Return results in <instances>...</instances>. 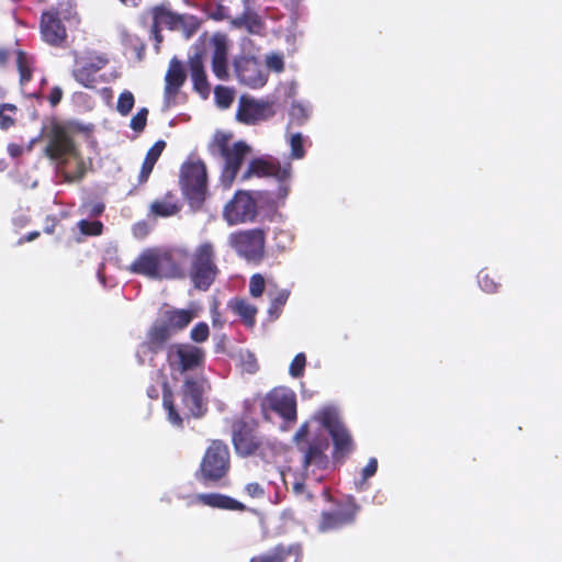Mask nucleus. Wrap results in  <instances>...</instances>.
Returning <instances> with one entry per match:
<instances>
[{
    "instance_id": "obj_21",
    "label": "nucleus",
    "mask_w": 562,
    "mask_h": 562,
    "mask_svg": "<svg viewBox=\"0 0 562 562\" xmlns=\"http://www.w3.org/2000/svg\"><path fill=\"white\" fill-rule=\"evenodd\" d=\"M189 67L194 90L203 98H206L210 94L211 88L206 80L202 56L200 54L192 56L189 60Z\"/></svg>"
},
{
    "instance_id": "obj_49",
    "label": "nucleus",
    "mask_w": 562,
    "mask_h": 562,
    "mask_svg": "<svg viewBox=\"0 0 562 562\" xmlns=\"http://www.w3.org/2000/svg\"><path fill=\"white\" fill-rule=\"evenodd\" d=\"M61 97H63V92L59 88H54L50 92V95H49V102L53 106H55L56 104L59 103V101L61 100Z\"/></svg>"
},
{
    "instance_id": "obj_10",
    "label": "nucleus",
    "mask_w": 562,
    "mask_h": 562,
    "mask_svg": "<svg viewBox=\"0 0 562 562\" xmlns=\"http://www.w3.org/2000/svg\"><path fill=\"white\" fill-rule=\"evenodd\" d=\"M221 153L224 158L221 184L229 189L237 178L240 166L250 155L251 148L244 142H237L231 146H222Z\"/></svg>"
},
{
    "instance_id": "obj_28",
    "label": "nucleus",
    "mask_w": 562,
    "mask_h": 562,
    "mask_svg": "<svg viewBox=\"0 0 562 562\" xmlns=\"http://www.w3.org/2000/svg\"><path fill=\"white\" fill-rule=\"evenodd\" d=\"M285 142L290 147L289 159L301 160L305 157L307 138L302 133H286Z\"/></svg>"
},
{
    "instance_id": "obj_44",
    "label": "nucleus",
    "mask_w": 562,
    "mask_h": 562,
    "mask_svg": "<svg viewBox=\"0 0 562 562\" xmlns=\"http://www.w3.org/2000/svg\"><path fill=\"white\" fill-rule=\"evenodd\" d=\"M80 231L85 235H99L102 232V223L101 222H89V221H80L78 224Z\"/></svg>"
},
{
    "instance_id": "obj_39",
    "label": "nucleus",
    "mask_w": 562,
    "mask_h": 562,
    "mask_svg": "<svg viewBox=\"0 0 562 562\" xmlns=\"http://www.w3.org/2000/svg\"><path fill=\"white\" fill-rule=\"evenodd\" d=\"M210 336V327L206 323L200 322L193 326L190 331V338L195 344H202L207 340Z\"/></svg>"
},
{
    "instance_id": "obj_56",
    "label": "nucleus",
    "mask_w": 562,
    "mask_h": 562,
    "mask_svg": "<svg viewBox=\"0 0 562 562\" xmlns=\"http://www.w3.org/2000/svg\"><path fill=\"white\" fill-rule=\"evenodd\" d=\"M120 1L125 4L132 3L133 5H135V0H120Z\"/></svg>"
},
{
    "instance_id": "obj_1",
    "label": "nucleus",
    "mask_w": 562,
    "mask_h": 562,
    "mask_svg": "<svg viewBox=\"0 0 562 562\" xmlns=\"http://www.w3.org/2000/svg\"><path fill=\"white\" fill-rule=\"evenodd\" d=\"M205 361L202 348L192 344H173L167 350V364L170 376L175 381H182L177 394H172L168 385L164 386L162 404L168 420L177 427L182 426L186 417H200L205 412L203 393L206 381L199 373Z\"/></svg>"
},
{
    "instance_id": "obj_47",
    "label": "nucleus",
    "mask_w": 562,
    "mask_h": 562,
    "mask_svg": "<svg viewBox=\"0 0 562 562\" xmlns=\"http://www.w3.org/2000/svg\"><path fill=\"white\" fill-rule=\"evenodd\" d=\"M245 491L252 498H261L265 495L263 487L259 483H248Z\"/></svg>"
},
{
    "instance_id": "obj_58",
    "label": "nucleus",
    "mask_w": 562,
    "mask_h": 562,
    "mask_svg": "<svg viewBox=\"0 0 562 562\" xmlns=\"http://www.w3.org/2000/svg\"><path fill=\"white\" fill-rule=\"evenodd\" d=\"M45 232H46L47 234H50V233H53V229H52V227H47V228L45 229Z\"/></svg>"
},
{
    "instance_id": "obj_42",
    "label": "nucleus",
    "mask_w": 562,
    "mask_h": 562,
    "mask_svg": "<svg viewBox=\"0 0 562 562\" xmlns=\"http://www.w3.org/2000/svg\"><path fill=\"white\" fill-rule=\"evenodd\" d=\"M305 366L306 357L303 352H300L291 362L289 372L293 378H299L303 374Z\"/></svg>"
},
{
    "instance_id": "obj_24",
    "label": "nucleus",
    "mask_w": 562,
    "mask_h": 562,
    "mask_svg": "<svg viewBox=\"0 0 562 562\" xmlns=\"http://www.w3.org/2000/svg\"><path fill=\"white\" fill-rule=\"evenodd\" d=\"M243 3L244 12L231 21L232 25L236 29H244L250 34H259L262 31L261 19L252 11L248 0H243Z\"/></svg>"
},
{
    "instance_id": "obj_36",
    "label": "nucleus",
    "mask_w": 562,
    "mask_h": 562,
    "mask_svg": "<svg viewBox=\"0 0 562 562\" xmlns=\"http://www.w3.org/2000/svg\"><path fill=\"white\" fill-rule=\"evenodd\" d=\"M134 103V94L131 91L126 90L120 94L116 104V110L121 115L126 116L132 111Z\"/></svg>"
},
{
    "instance_id": "obj_27",
    "label": "nucleus",
    "mask_w": 562,
    "mask_h": 562,
    "mask_svg": "<svg viewBox=\"0 0 562 562\" xmlns=\"http://www.w3.org/2000/svg\"><path fill=\"white\" fill-rule=\"evenodd\" d=\"M199 499L207 506L225 509H243L244 505L239 502L221 494H201Z\"/></svg>"
},
{
    "instance_id": "obj_52",
    "label": "nucleus",
    "mask_w": 562,
    "mask_h": 562,
    "mask_svg": "<svg viewBox=\"0 0 562 562\" xmlns=\"http://www.w3.org/2000/svg\"><path fill=\"white\" fill-rule=\"evenodd\" d=\"M40 236V233L38 232H32L30 233L27 236L24 237V240L25 241H33L34 239H36L37 237Z\"/></svg>"
},
{
    "instance_id": "obj_48",
    "label": "nucleus",
    "mask_w": 562,
    "mask_h": 562,
    "mask_svg": "<svg viewBox=\"0 0 562 562\" xmlns=\"http://www.w3.org/2000/svg\"><path fill=\"white\" fill-rule=\"evenodd\" d=\"M154 166H155L154 161L147 160L145 158V160L143 162V166H142L140 173H139V181L140 182H145L148 179L149 175L153 171Z\"/></svg>"
},
{
    "instance_id": "obj_55",
    "label": "nucleus",
    "mask_w": 562,
    "mask_h": 562,
    "mask_svg": "<svg viewBox=\"0 0 562 562\" xmlns=\"http://www.w3.org/2000/svg\"><path fill=\"white\" fill-rule=\"evenodd\" d=\"M213 325H214V326L221 325L220 318H217V317H215V316H214V317H213Z\"/></svg>"
},
{
    "instance_id": "obj_33",
    "label": "nucleus",
    "mask_w": 562,
    "mask_h": 562,
    "mask_svg": "<svg viewBox=\"0 0 562 562\" xmlns=\"http://www.w3.org/2000/svg\"><path fill=\"white\" fill-rule=\"evenodd\" d=\"M16 106L13 104H0V128L8 130L15 123Z\"/></svg>"
},
{
    "instance_id": "obj_16",
    "label": "nucleus",
    "mask_w": 562,
    "mask_h": 562,
    "mask_svg": "<svg viewBox=\"0 0 562 562\" xmlns=\"http://www.w3.org/2000/svg\"><path fill=\"white\" fill-rule=\"evenodd\" d=\"M41 34L43 40L52 46H63L67 38L66 27L63 25L59 13L47 11L43 13L41 21Z\"/></svg>"
},
{
    "instance_id": "obj_43",
    "label": "nucleus",
    "mask_w": 562,
    "mask_h": 562,
    "mask_svg": "<svg viewBox=\"0 0 562 562\" xmlns=\"http://www.w3.org/2000/svg\"><path fill=\"white\" fill-rule=\"evenodd\" d=\"M148 110L146 108H142L131 120L130 126L135 132H140L144 130L147 122Z\"/></svg>"
},
{
    "instance_id": "obj_15",
    "label": "nucleus",
    "mask_w": 562,
    "mask_h": 562,
    "mask_svg": "<svg viewBox=\"0 0 562 562\" xmlns=\"http://www.w3.org/2000/svg\"><path fill=\"white\" fill-rule=\"evenodd\" d=\"M235 70L239 82L251 89L261 88L267 82L268 76L255 58L244 57L236 60Z\"/></svg>"
},
{
    "instance_id": "obj_38",
    "label": "nucleus",
    "mask_w": 562,
    "mask_h": 562,
    "mask_svg": "<svg viewBox=\"0 0 562 562\" xmlns=\"http://www.w3.org/2000/svg\"><path fill=\"white\" fill-rule=\"evenodd\" d=\"M477 282L480 288L486 293H494L499 288V282L494 277L490 276L486 271H480L477 274Z\"/></svg>"
},
{
    "instance_id": "obj_6",
    "label": "nucleus",
    "mask_w": 562,
    "mask_h": 562,
    "mask_svg": "<svg viewBox=\"0 0 562 562\" xmlns=\"http://www.w3.org/2000/svg\"><path fill=\"white\" fill-rule=\"evenodd\" d=\"M229 467L231 459L227 446L220 440L212 441L201 461L202 479L207 482L220 481L227 474Z\"/></svg>"
},
{
    "instance_id": "obj_25",
    "label": "nucleus",
    "mask_w": 562,
    "mask_h": 562,
    "mask_svg": "<svg viewBox=\"0 0 562 562\" xmlns=\"http://www.w3.org/2000/svg\"><path fill=\"white\" fill-rule=\"evenodd\" d=\"M301 547L292 544L289 548H277L274 551L254 558L250 562H300Z\"/></svg>"
},
{
    "instance_id": "obj_13",
    "label": "nucleus",
    "mask_w": 562,
    "mask_h": 562,
    "mask_svg": "<svg viewBox=\"0 0 562 562\" xmlns=\"http://www.w3.org/2000/svg\"><path fill=\"white\" fill-rule=\"evenodd\" d=\"M75 56V68L72 75L75 79L87 88H92L95 83V75L108 63V59L95 53H88L85 56Z\"/></svg>"
},
{
    "instance_id": "obj_57",
    "label": "nucleus",
    "mask_w": 562,
    "mask_h": 562,
    "mask_svg": "<svg viewBox=\"0 0 562 562\" xmlns=\"http://www.w3.org/2000/svg\"><path fill=\"white\" fill-rule=\"evenodd\" d=\"M134 234L136 236H144L146 234V232L138 231V232H134Z\"/></svg>"
},
{
    "instance_id": "obj_32",
    "label": "nucleus",
    "mask_w": 562,
    "mask_h": 562,
    "mask_svg": "<svg viewBox=\"0 0 562 562\" xmlns=\"http://www.w3.org/2000/svg\"><path fill=\"white\" fill-rule=\"evenodd\" d=\"M179 211V206L170 199L156 201L151 204V212L159 216H171Z\"/></svg>"
},
{
    "instance_id": "obj_54",
    "label": "nucleus",
    "mask_w": 562,
    "mask_h": 562,
    "mask_svg": "<svg viewBox=\"0 0 562 562\" xmlns=\"http://www.w3.org/2000/svg\"><path fill=\"white\" fill-rule=\"evenodd\" d=\"M103 209H104V206L102 204H95L92 209V212L94 214H100V213H102Z\"/></svg>"
},
{
    "instance_id": "obj_46",
    "label": "nucleus",
    "mask_w": 562,
    "mask_h": 562,
    "mask_svg": "<svg viewBox=\"0 0 562 562\" xmlns=\"http://www.w3.org/2000/svg\"><path fill=\"white\" fill-rule=\"evenodd\" d=\"M165 146H166V144L162 140H158L157 143H155V145L148 150V153L146 155V159L154 161L156 164V161L158 160L159 156L161 155Z\"/></svg>"
},
{
    "instance_id": "obj_40",
    "label": "nucleus",
    "mask_w": 562,
    "mask_h": 562,
    "mask_svg": "<svg viewBox=\"0 0 562 562\" xmlns=\"http://www.w3.org/2000/svg\"><path fill=\"white\" fill-rule=\"evenodd\" d=\"M266 289L265 278L260 273L254 274L249 280V293L252 297H260Z\"/></svg>"
},
{
    "instance_id": "obj_3",
    "label": "nucleus",
    "mask_w": 562,
    "mask_h": 562,
    "mask_svg": "<svg viewBox=\"0 0 562 562\" xmlns=\"http://www.w3.org/2000/svg\"><path fill=\"white\" fill-rule=\"evenodd\" d=\"M46 155L56 162L57 172L66 182L80 180L86 166L80 158L71 137L60 127L53 131L47 146Z\"/></svg>"
},
{
    "instance_id": "obj_14",
    "label": "nucleus",
    "mask_w": 562,
    "mask_h": 562,
    "mask_svg": "<svg viewBox=\"0 0 562 562\" xmlns=\"http://www.w3.org/2000/svg\"><path fill=\"white\" fill-rule=\"evenodd\" d=\"M274 114L272 104L267 101H259L248 97H241L237 110V119L246 124H256L268 120Z\"/></svg>"
},
{
    "instance_id": "obj_31",
    "label": "nucleus",
    "mask_w": 562,
    "mask_h": 562,
    "mask_svg": "<svg viewBox=\"0 0 562 562\" xmlns=\"http://www.w3.org/2000/svg\"><path fill=\"white\" fill-rule=\"evenodd\" d=\"M378 471V460L371 458L368 464L361 470L360 477L355 480V487L358 492L367 490V481L375 475Z\"/></svg>"
},
{
    "instance_id": "obj_9",
    "label": "nucleus",
    "mask_w": 562,
    "mask_h": 562,
    "mask_svg": "<svg viewBox=\"0 0 562 562\" xmlns=\"http://www.w3.org/2000/svg\"><path fill=\"white\" fill-rule=\"evenodd\" d=\"M261 407L267 418L269 413H276L285 422L293 423L296 419V396L288 387L273 389L263 397Z\"/></svg>"
},
{
    "instance_id": "obj_41",
    "label": "nucleus",
    "mask_w": 562,
    "mask_h": 562,
    "mask_svg": "<svg viewBox=\"0 0 562 562\" xmlns=\"http://www.w3.org/2000/svg\"><path fill=\"white\" fill-rule=\"evenodd\" d=\"M266 66L269 70L274 72H281L284 69V59L281 54L270 53L265 59Z\"/></svg>"
},
{
    "instance_id": "obj_7",
    "label": "nucleus",
    "mask_w": 562,
    "mask_h": 562,
    "mask_svg": "<svg viewBox=\"0 0 562 562\" xmlns=\"http://www.w3.org/2000/svg\"><path fill=\"white\" fill-rule=\"evenodd\" d=\"M259 192L239 190L234 198L226 203L223 217L228 225L252 222L257 216V199Z\"/></svg>"
},
{
    "instance_id": "obj_11",
    "label": "nucleus",
    "mask_w": 562,
    "mask_h": 562,
    "mask_svg": "<svg viewBox=\"0 0 562 562\" xmlns=\"http://www.w3.org/2000/svg\"><path fill=\"white\" fill-rule=\"evenodd\" d=\"M181 184L184 194L194 202L203 200L206 190V169L202 161H189L181 169Z\"/></svg>"
},
{
    "instance_id": "obj_19",
    "label": "nucleus",
    "mask_w": 562,
    "mask_h": 562,
    "mask_svg": "<svg viewBox=\"0 0 562 562\" xmlns=\"http://www.w3.org/2000/svg\"><path fill=\"white\" fill-rule=\"evenodd\" d=\"M172 335L171 328L168 324L159 323L155 324L148 333V342H144L139 346L136 357L139 363H145L147 356L155 349L160 348Z\"/></svg>"
},
{
    "instance_id": "obj_2",
    "label": "nucleus",
    "mask_w": 562,
    "mask_h": 562,
    "mask_svg": "<svg viewBox=\"0 0 562 562\" xmlns=\"http://www.w3.org/2000/svg\"><path fill=\"white\" fill-rule=\"evenodd\" d=\"M327 434L334 442L333 459L335 461H342L353 451L352 437L342 423L338 408L334 405H325L318 408L294 436L303 453V467L307 474L310 471L325 470L329 467Z\"/></svg>"
},
{
    "instance_id": "obj_5",
    "label": "nucleus",
    "mask_w": 562,
    "mask_h": 562,
    "mask_svg": "<svg viewBox=\"0 0 562 562\" xmlns=\"http://www.w3.org/2000/svg\"><path fill=\"white\" fill-rule=\"evenodd\" d=\"M252 177H272L280 182L278 187V198L284 200L290 191L288 181L292 177V165L290 161L280 162L272 157H260L249 160L248 167L240 176L241 181L249 180Z\"/></svg>"
},
{
    "instance_id": "obj_8",
    "label": "nucleus",
    "mask_w": 562,
    "mask_h": 562,
    "mask_svg": "<svg viewBox=\"0 0 562 562\" xmlns=\"http://www.w3.org/2000/svg\"><path fill=\"white\" fill-rule=\"evenodd\" d=\"M213 257L214 248L211 243H203L194 250L191 278L195 288L206 290L214 281L217 268Z\"/></svg>"
},
{
    "instance_id": "obj_26",
    "label": "nucleus",
    "mask_w": 562,
    "mask_h": 562,
    "mask_svg": "<svg viewBox=\"0 0 562 562\" xmlns=\"http://www.w3.org/2000/svg\"><path fill=\"white\" fill-rule=\"evenodd\" d=\"M199 316L198 308L190 306L187 310H171L165 313L166 323L171 330H180L189 325V323Z\"/></svg>"
},
{
    "instance_id": "obj_20",
    "label": "nucleus",
    "mask_w": 562,
    "mask_h": 562,
    "mask_svg": "<svg viewBox=\"0 0 562 562\" xmlns=\"http://www.w3.org/2000/svg\"><path fill=\"white\" fill-rule=\"evenodd\" d=\"M153 34L156 41V50L158 52V44L162 41L160 31L162 29L172 30L177 27L180 18L164 8H156L153 13Z\"/></svg>"
},
{
    "instance_id": "obj_30",
    "label": "nucleus",
    "mask_w": 562,
    "mask_h": 562,
    "mask_svg": "<svg viewBox=\"0 0 562 562\" xmlns=\"http://www.w3.org/2000/svg\"><path fill=\"white\" fill-rule=\"evenodd\" d=\"M268 296L270 299V306L268 313L270 316L279 317L282 307L285 305L289 296L290 290L288 289H277L269 290Z\"/></svg>"
},
{
    "instance_id": "obj_50",
    "label": "nucleus",
    "mask_w": 562,
    "mask_h": 562,
    "mask_svg": "<svg viewBox=\"0 0 562 562\" xmlns=\"http://www.w3.org/2000/svg\"><path fill=\"white\" fill-rule=\"evenodd\" d=\"M8 153L11 157H18L22 153V147L16 144H10L8 146Z\"/></svg>"
},
{
    "instance_id": "obj_53",
    "label": "nucleus",
    "mask_w": 562,
    "mask_h": 562,
    "mask_svg": "<svg viewBox=\"0 0 562 562\" xmlns=\"http://www.w3.org/2000/svg\"><path fill=\"white\" fill-rule=\"evenodd\" d=\"M215 339L218 340V342L216 345V351L220 352V351H222V342L224 341L225 336L224 335L215 336Z\"/></svg>"
},
{
    "instance_id": "obj_37",
    "label": "nucleus",
    "mask_w": 562,
    "mask_h": 562,
    "mask_svg": "<svg viewBox=\"0 0 562 562\" xmlns=\"http://www.w3.org/2000/svg\"><path fill=\"white\" fill-rule=\"evenodd\" d=\"M16 65L20 72V81L24 85L31 78L30 59L23 52L16 53Z\"/></svg>"
},
{
    "instance_id": "obj_18",
    "label": "nucleus",
    "mask_w": 562,
    "mask_h": 562,
    "mask_svg": "<svg viewBox=\"0 0 562 562\" xmlns=\"http://www.w3.org/2000/svg\"><path fill=\"white\" fill-rule=\"evenodd\" d=\"M187 78L186 71L181 63L177 58H172L168 71L165 77V106L170 108L175 99L184 83Z\"/></svg>"
},
{
    "instance_id": "obj_17",
    "label": "nucleus",
    "mask_w": 562,
    "mask_h": 562,
    "mask_svg": "<svg viewBox=\"0 0 562 562\" xmlns=\"http://www.w3.org/2000/svg\"><path fill=\"white\" fill-rule=\"evenodd\" d=\"M212 70L220 80L228 78V41L224 34H215L211 40Z\"/></svg>"
},
{
    "instance_id": "obj_35",
    "label": "nucleus",
    "mask_w": 562,
    "mask_h": 562,
    "mask_svg": "<svg viewBox=\"0 0 562 562\" xmlns=\"http://www.w3.org/2000/svg\"><path fill=\"white\" fill-rule=\"evenodd\" d=\"M214 94L216 104L222 109H227L234 100V91L223 86H217Z\"/></svg>"
},
{
    "instance_id": "obj_51",
    "label": "nucleus",
    "mask_w": 562,
    "mask_h": 562,
    "mask_svg": "<svg viewBox=\"0 0 562 562\" xmlns=\"http://www.w3.org/2000/svg\"><path fill=\"white\" fill-rule=\"evenodd\" d=\"M304 490H305V486L302 482H295L293 484V492L296 494V495H301L304 493Z\"/></svg>"
},
{
    "instance_id": "obj_34",
    "label": "nucleus",
    "mask_w": 562,
    "mask_h": 562,
    "mask_svg": "<svg viewBox=\"0 0 562 562\" xmlns=\"http://www.w3.org/2000/svg\"><path fill=\"white\" fill-rule=\"evenodd\" d=\"M312 113V106L306 102H294L291 106L290 115L292 120L296 121L299 124L304 123Z\"/></svg>"
},
{
    "instance_id": "obj_23",
    "label": "nucleus",
    "mask_w": 562,
    "mask_h": 562,
    "mask_svg": "<svg viewBox=\"0 0 562 562\" xmlns=\"http://www.w3.org/2000/svg\"><path fill=\"white\" fill-rule=\"evenodd\" d=\"M355 518V512L349 508H340L334 513H324L319 522L321 531H330L350 524Z\"/></svg>"
},
{
    "instance_id": "obj_59",
    "label": "nucleus",
    "mask_w": 562,
    "mask_h": 562,
    "mask_svg": "<svg viewBox=\"0 0 562 562\" xmlns=\"http://www.w3.org/2000/svg\"><path fill=\"white\" fill-rule=\"evenodd\" d=\"M4 60V55H2V53H0V61Z\"/></svg>"
},
{
    "instance_id": "obj_4",
    "label": "nucleus",
    "mask_w": 562,
    "mask_h": 562,
    "mask_svg": "<svg viewBox=\"0 0 562 562\" xmlns=\"http://www.w3.org/2000/svg\"><path fill=\"white\" fill-rule=\"evenodd\" d=\"M131 271L150 279H171L182 276V270L169 251L147 249L132 263Z\"/></svg>"
},
{
    "instance_id": "obj_29",
    "label": "nucleus",
    "mask_w": 562,
    "mask_h": 562,
    "mask_svg": "<svg viewBox=\"0 0 562 562\" xmlns=\"http://www.w3.org/2000/svg\"><path fill=\"white\" fill-rule=\"evenodd\" d=\"M229 307L239 315L248 326L255 324L257 308L250 304L246 299H234L229 301Z\"/></svg>"
},
{
    "instance_id": "obj_12",
    "label": "nucleus",
    "mask_w": 562,
    "mask_h": 562,
    "mask_svg": "<svg viewBox=\"0 0 562 562\" xmlns=\"http://www.w3.org/2000/svg\"><path fill=\"white\" fill-rule=\"evenodd\" d=\"M229 245L247 260H258L265 250V234L261 229H249L229 236Z\"/></svg>"
},
{
    "instance_id": "obj_22",
    "label": "nucleus",
    "mask_w": 562,
    "mask_h": 562,
    "mask_svg": "<svg viewBox=\"0 0 562 562\" xmlns=\"http://www.w3.org/2000/svg\"><path fill=\"white\" fill-rule=\"evenodd\" d=\"M233 442L236 452L243 457L257 453L261 446V440L246 429L235 431L233 436Z\"/></svg>"
},
{
    "instance_id": "obj_45",
    "label": "nucleus",
    "mask_w": 562,
    "mask_h": 562,
    "mask_svg": "<svg viewBox=\"0 0 562 562\" xmlns=\"http://www.w3.org/2000/svg\"><path fill=\"white\" fill-rule=\"evenodd\" d=\"M243 370L248 373H254L257 370V361L255 356L249 351H243L239 355Z\"/></svg>"
}]
</instances>
